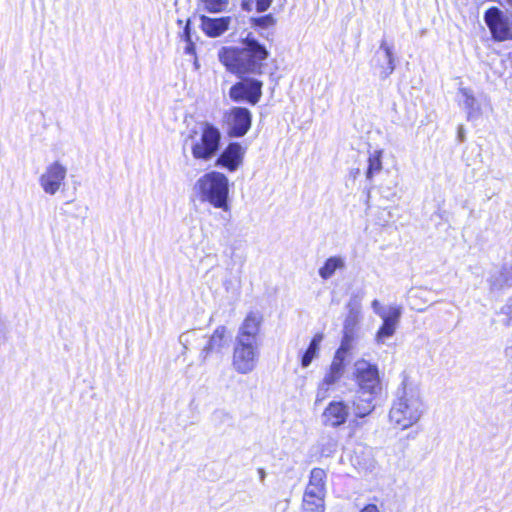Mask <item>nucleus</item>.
<instances>
[{"mask_svg": "<svg viewBox=\"0 0 512 512\" xmlns=\"http://www.w3.org/2000/svg\"><path fill=\"white\" fill-rule=\"evenodd\" d=\"M193 51V46H192V43H190L187 47H186V52L187 53H191Z\"/></svg>", "mask_w": 512, "mask_h": 512, "instance_id": "58836bf2", "label": "nucleus"}, {"mask_svg": "<svg viewBox=\"0 0 512 512\" xmlns=\"http://www.w3.org/2000/svg\"><path fill=\"white\" fill-rule=\"evenodd\" d=\"M345 267V262H344V259L340 256H332V257H329L323 264V266H321L319 268V276L323 279V280H327L329 278H331L334 273L336 272V270L338 269H343Z\"/></svg>", "mask_w": 512, "mask_h": 512, "instance_id": "412c9836", "label": "nucleus"}, {"mask_svg": "<svg viewBox=\"0 0 512 512\" xmlns=\"http://www.w3.org/2000/svg\"><path fill=\"white\" fill-rule=\"evenodd\" d=\"M365 395L358 391L349 402L350 414L352 413L354 417L351 424L355 427L360 425L359 419L369 416L375 409L374 399L376 395H368L367 397Z\"/></svg>", "mask_w": 512, "mask_h": 512, "instance_id": "dca6fc26", "label": "nucleus"}, {"mask_svg": "<svg viewBox=\"0 0 512 512\" xmlns=\"http://www.w3.org/2000/svg\"><path fill=\"white\" fill-rule=\"evenodd\" d=\"M263 322L262 314L259 312H250L238 328L237 340L260 343V328Z\"/></svg>", "mask_w": 512, "mask_h": 512, "instance_id": "4468645a", "label": "nucleus"}, {"mask_svg": "<svg viewBox=\"0 0 512 512\" xmlns=\"http://www.w3.org/2000/svg\"><path fill=\"white\" fill-rule=\"evenodd\" d=\"M325 479L326 472L323 469H312L303 496L304 512H324Z\"/></svg>", "mask_w": 512, "mask_h": 512, "instance_id": "39448f33", "label": "nucleus"}, {"mask_svg": "<svg viewBox=\"0 0 512 512\" xmlns=\"http://www.w3.org/2000/svg\"><path fill=\"white\" fill-rule=\"evenodd\" d=\"M253 23L257 27L268 28V27L274 25L275 20L271 14H268V15L253 19Z\"/></svg>", "mask_w": 512, "mask_h": 512, "instance_id": "c756f323", "label": "nucleus"}, {"mask_svg": "<svg viewBox=\"0 0 512 512\" xmlns=\"http://www.w3.org/2000/svg\"><path fill=\"white\" fill-rule=\"evenodd\" d=\"M357 338V333L350 334L343 332L340 347L337 349L334 356H339V359L345 361L347 354L355 348Z\"/></svg>", "mask_w": 512, "mask_h": 512, "instance_id": "b1692460", "label": "nucleus"}, {"mask_svg": "<svg viewBox=\"0 0 512 512\" xmlns=\"http://www.w3.org/2000/svg\"><path fill=\"white\" fill-rule=\"evenodd\" d=\"M401 315L402 308L400 306H390L388 308V314L381 318L383 320V324L375 335V341L377 344H384L386 339L394 335Z\"/></svg>", "mask_w": 512, "mask_h": 512, "instance_id": "6ab92c4d", "label": "nucleus"}, {"mask_svg": "<svg viewBox=\"0 0 512 512\" xmlns=\"http://www.w3.org/2000/svg\"><path fill=\"white\" fill-rule=\"evenodd\" d=\"M484 20L496 41L512 40V14L506 15L498 7L489 8Z\"/></svg>", "mask_w": 512, "mask_h": 512, "instance_id": "6e6552de", "label": "nucleus"}, {"mask_svg": "<svg viewBox=\"0 0 512 512\" xmlns=\"http://www.w3.org/2000/svg\"><path fill=\"white\" fill-rule=\"evenodd\" d=\"M260 356V343L235 339L232 366L239 374H249L256 368Z\"/></svg>", "mask_w": 512, "mask_h": 512, "instance_id": "423d86ee", "label": "nucleus"}, {"mask_svg": "<svg viewBox=\"0 0 512 512\" xmlns=\"http://www.w3.org/2000/svg\"><path fill=\"white\" fill-rule=\"evenodd\" d=\"M360 512H379V509L374 504H369L365 506Z\"/></svg>", "mask_w": 512, "mask_h": 512, "instance_id": "72a5a7b5", "label": "nucleus"}, {"mask_svg": "<svg viewBox=\"0 0 512 512\" xmlns=\"http://www.w3.org/2000/svg\"><path fill=\"white\" fill-rule=\"evenodd\" d=\"M375 66L379 70L382 79L388 78L395 70V57L393 47L382 40L379 49L375 53Z\"/></svg>", "mask_w": 512, "mask_h": 512, "instance_id": "a211bd4d", "label": "nucleus"}, {"mask_svg": "<svg viewBox=\"0 0 512 512\" xmlns=\"http://www.w3.org/2000/svg\"><path fill=\"white\" fill-rule=\"evenodd\" d=\"M359 312L350 310L348 316L345 318L343 325V332L357 333L358 334Z\"/></svg>", "mask_w": 512, "mask_h": 512, "instance_id": "bb28decb", "label": "nucleus"}, {"mask_svg": "<svg viewBox=\"0 0 512 512\" xmlns=\"http://www.w3.org/2000/svg\"><path fill=\"white\" fill-rule=\"evenodd\" d=\"M245 150L236 142H232L217 156L215 166L225 168L230 172L236 171L243 162Z\"/></svg>", "mask_w": 512, "mask_h": 512, "instance_id": "2eb2a0df", "label": "nucleus"}, {"mask_svg": "<svg viewBox=\"0 0 512 512\" xmlns=\"http://www.w3.org/2000/svg\"><path fill=\"white\" fill-rule=\"evenodd\" d=\"M221 140L222 133L219 128L202 121L190 131L185 142H190L191 154L195 160L208 162L219 154Z\"/></svg>", "mask_w": 512, "mask_h": 512, "instance_id": "7ed1b4c3", "label": "nucleus"}, {"mask_svg": "<svg viewBox=\"0 0 512 512\" xmlns=\"http://www.w3.org/2000/svg\"><path fill=\"white\" fill-rule=\"evenodd\" d=\"M189 25H190V21H187V24H186L185 29H184V34H185L186 40L188 42H190V28H189Z\"/></svg>", "mask_w": 512, "mask_h": 512, "instance_id": "f704fd0d", "label": "nucleus"}, {"mask_svg": "<svg viewBox=\"0 0 512 512\" xmlns=\"http://www.w3.org/2000/svg\"><path fill=\"white\" fill-rule=\"evenodd\" d=\"M345 371V361L339 359V356H334L333 360L327 369L323 379L317 386L315 403H320L327 399L331 392L334 390L336 384L343 377Z\"/></svg>", "mask_w": 512, "mask_h": 512, "instance_id": "9d476101", "label": "nucleus"}, {"mask_svg": "<svg viewBox=\"0 0 512 512\" xmlns=\"http://www.w3.org/2000/svg\"><path fill=\"white\" fill-rule=\"evenodd\" d=\"M268 57V49L252 33H248L239 46H224L218 51L221 64L240 78L245 75H261Z\"/></svg>", "mask_w": 512, "mask_h": 512, "instance_id": "f257e3e1", "label": "nucleus"}, {"mask_svg": "<svg viewBox=\"0 0 512 512\" xmlns=\"http://www.w3.org/2000/svg\"><path fill=\"white\" fill-rule=\"evenodd\" d=\"M354 374L359 392L367 395H378L381 391V381L378 367L360 359L354 364Z\"/></svg>", "mask_w": 512, "mask_h": 512, "instance_id": "0eeeda50", "label": "nucleus"}, {"mask_svg": "<svg viewBox=\"0 0 512 512\" xmlns=\"http://www.w3.org/2000/svg\"><path fill=\"white\" fill-rule=\"evenodd\" d=\"M68 169L59 161L48 164L39 177V185L44 193L53 196L65 187Z\"/></svg>", "mask_w": 512, "mask_h": 512, "instance_id": "1a4fd4ad", "label": "nucleus"}, {"mask_svg": "<svg viewBox=\"0 0 512 512\" xmlns=\"http://www.w3.org/2000/svg\"><path fill=\"white\" fill-rule=\"evenodd\" d=\"M226 333L227 329L225 326H218L208 338L205 337L200 340L205 341L199 353L201 363H205L212 353H220L222 351L227 343Z\"/></svg>", "mask_w": 512, "mask_h": 512, "instance_id": "f3484780", "label": "nucleus"}, {"mask_svg": "<svg viewBox=\"0 0 512 512\" xmlns=\"http://www.w3.org/2000/svg\"><path fill=\"white\" fill-rule=\"evenodd\" d=\"M336 447H337L336 441L331 439L328 442V446H326V448H324V447L322 448L321 453L324 456H330L332 453L335 452Z\"/></svg>", "mask_w": 512, "mask_h": 512, "instance_id": "2f4dec72", "label": "nucleus"}, {"mask_svg": "<svg viewBox=\"0 0 512 512\" xmlns=\"http://www.w3.org/2000/svg\"><path fill=\"white\" fill-rule=\"evenodd\" d=\"M258 474H259L260 481L263 482L265 477H266L265 470L263 468H259L258 469Z\"/></svg>", "mask_w": 512, "mask_h": 512, "instance_id": "c9c22d12", "label": "nucleus"}, {"mask_svg": "<svg viewBox=\"0 0 512 512\" xmlns=\"http://www.w3.org/2000/svg\"><path fill=\"white\" fill-rule=\"evenodd\" d=\"M232 18L229 16L211 18L206 15L200 16V27L202 31L212 38H216L224 34L230 27Z\"/></svg>", "mask_w": 512, "mask_h": 512, "instance_id": "aec40b11", "label": "nucleus"}, {"mask_svg": "<svg viewBox=\"0 0 512 512\" xmlns=\"http://www.w3.org/2000/svg\"><path fill=\"white\" fill-rule=\"evenodd\" d=\"M382 150H374L370 153L368 158V168L366 171V178L372 180L374 175L382 170Z\"/></svg>", "mask_w": 512, "mask_h": 512, "instance_id": "393cba45", "label": "nucleus"}, {"mask_svg": "<svg viewBox=\"0 0 512 512\" xmlns=\"http://www.w3.org/2000/svg\"><path fill=\"white\" fill-rule=\"evenodd\" d=\"M223 119L231 137H242L251 127L252 114L247 108L233 107L224 114Z\"/></svg>", "mask_w": 512, "mask_h": 512, "instance_id": "9b49d317", "label": "nucleus"}, {"mask_svg": "<svg viewBox=\"0 0 512 512\" xmlns=\"http://www.w3.org/2000/svg\"><path fill=\"white\" fill-rule=\"evenodd\" d=\"M205 10L210 13H221L227 10L229 0H201Z\"/></svg>", "mask_w": 512, "mask_h": 512, "instance_id": "cd10ccee", "label": "nucleus"}, {"mask_svg": "<svg viewBox=\"0 0 512 512\" xmlns=\"http://www.w3.org/2000/svg\"><path fill=\"white\" fill-rule=\"evenodd\" d=\"M458 137L461 141H463L464 139V135H463V129L460 127L459 129V132H458Z\"/></svg>", "mask_w": 512, "mask_h": 512, "instance_id": "4c0bfd02", "label": "nucleus"}, {"mask_svg": "<svg viewBox=\"0 0 512 512\" xmlns=\"http://www.w3.org/2000/svg\"><path fill=\"white\" fill-rule=\"evenodd\" d=\"M322 340L323 334L321 333L316 334L312 338L307 350L304 352L301 359V366L303 368H307L311 364L313 359H315L318 356Z\"/></svg>", "mask_w": 512, "mask_h": 512, "instance_id": "5701e85b", "label": "nucleus"}, {"mask_svg": "<svg viewBox=\"0 0 512 512\" xmlns=\"http://www.w3.org/2000/svg\"><path fill=\"white\" fill-rule=\"evenodd\" d=\"M371 306H372L373 311H374V312H375V313H376L380 318H383V317L387 316V314H388V310H385V309L381 306V304H380V302H379L378 300H376V299H375V300H373V301H372Z\"/></svg>", "mask_w": 512, "mask_h": 512, "instance_id": "7c9ffc66", "label": "nucleus"}, {"mask_svg": "<svg viewBox=\"0 0 512 512\" xmlns=\"http://www.w3.org/2000/svg\"><path fill=\"white\" fill-rule=\"evenodd\" d=\"M402 385L390 409L389 418L401 429H407L421 419L425 412V404L417 385L408 380H404Z\"/></svg>", "mask_w": 512, "mask_h": 512, "instance_id": "f03ea898", "label": "nucleus"}, {"mask_svg": "<svg viewBox=\"0 0 512 512\" xmlns=\"http://www.w3.org/2000/svg\"><path fill=\"white\" fill-rule=\"evenodd\" d=\"M512 285V268L504 267L492 275L490 279L491 290H500Z\"/></svg>", "mask_w": 512, "mask_h": 512, "instance_id": "4be33fe9", "label": "nucleus"}, {"mask_svg": "<svg viewBox=\"0 0 512 512\" xmlns=\"http://www.w3.org/2000/svg\"><path fill=\"white\" fill-rule=\"evenodd\" d=\"M217 415H224L223 412H220V413H216L215 416Z\"/></svg>", "mask_w": 512, "mask_h": 512, "instance_id": "ea45409f", "label": "nucleus"}, {"mask_svg": "<svg viewBox=\"0 0 512 512\" xmlns=\"http://www.w3.org/2000/svg\"><path fill=\"white\" fill-rule=\"evenodd\" d=\"M272 0H257L256 1V9L258 12H264L266 11L270 5Z\"/></svg>", "mask_w": 512, "mask_h": 512, "instance_id": "473e14b6", "label": "nucleus"}, {"mask_svg": "<svg viewBox=\"0 0 512 512\" xmlns=\"http://www.w3.org/2000/svg\"><path fill=\"white\" fill-rule=\"evenodd\" d=\"M262 86L263 83L257 79L243 80L230 88L229 96L234 102L246 101L255 105L262 96Z\"/></svg>", "mask_w": 512, "mask_h": 512, "instance_id": "f8f14e48", "label": "nucleus"}, {"mask_svg": "<svg viewBox=\"0 0 512 512\" xmlns=\"http://www.w3.org/2000/svg\"><path fill=\"white\" fill-rule=\"evenodd\" d=\"M204 338H205V336L202 335L199 330H189V331L183 332L179 336V343L183 347L181 354L186 355L189 350L190 345H192L194 343H198V342H200L201 339H204Z\"/></svg>", "mask_w": 512, "mask_h": 512, "instance_id": "a878e982", "label": "nucleus"}, {"mask_svg": "<svg viewBox=\"0 0 512 512\" xmlns=\"http://www.w3.org/2000/svg\"><path fill=\"white\" fill-rule=\"evenodd\" d=\"M460 91L464 97L463 103L465 108L468 110V117L470 118L474 110L476 99L469 89L463 88Z\"/></svg>", "mask_w": 512, "mask_h": 512, "instance_id": "c85d7f7f", "label": "nucleus"}, {"mask_svg": "<svg viewBox=\"0 0 512 512\" xmlns=\"http://www.w3.org/2000/svg\"><path fill=\"white\" fill-rule=\"evenodd\" d=\"M350 415L349 403L344 400H332L325 407L321 419L323 425L331 428H338L344 425Z\"/></svg>", "mask_w": 512, "mask_h": 512, "instance_id": "ddd939ff", "label": "nucleus"}, {"mask_svg": "<svg viewBox=\"0 0 512 512\" xmlns=\"http://www.w3.org/2000/svg\"><path fill=\"white\" fill-rule=\"evenodd\" d=\"M502 5H507L512 8V0H499Z\"/></svg>", "mask_w": 512, "mask_h": 512, "instance_id": "e433bc0d", "label": "nucleus"}, {"mask_svg": "<svg viewBox=\"0 0 512 512\" xmlns=\"http://www.w3.org/2000/svg\"><path fill=\"white\" fill-rule=\"evenodd\" d=\"M194 191L200 202L224 211L229 210V180L223 173L211 171L204 174L195 182Z\"/></svg>", "mask_w": 512, "mask_h": 512, "instance_id": "20e7f679", "label": "nucleus"}]
</instances>
